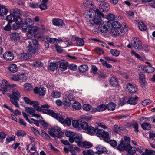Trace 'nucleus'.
I'll return each instance as SVG.
<instances>
[{"instance_id": "1", "label": "nucleus", "mask_w": 155, "mask_h": 155, "mask_svg": "<svg viewBox=\"0 0 155 155\" xmlns=\"http://www.w3.org/2000/svg\"><path fill=\"white\" fill-rule=\"evenodd\" d=\"M28 43L27 50L31 54H34L37 50L40 49V46L38 41L36 39H30L28 41Z\"/></svg>"}, {"instance_id": "2", "label": "nucleus", "mask_w": 155, "mask_h": 155, "mask_svg": "<svg viewBox=\"0 0 155 155\" xmlns=\"http://www.w3.org/2000/svg\"><path fill=\"white\" fill-rule=\"evenodd\" d=\"M28 74L26 73L21 72L18 73L17 74L13 75L12 79L14 81H18L20 80L22 81L25 82L28 79Z\"/></svg>"}, {"instance_id": "3", "label": "nucleus", "mask_w": 155, "mask_h": 155, "mask_svg": "<svg viewBox=\"0 0 155 155\" xmlns=\"http://www.w3.org/2000/svg\"><path fill=\"white\" fill-rule=\"evenodd\" d=\"M96 135L99 137H101L104 139L105 141L108 142L110 139V135L108 132L105 131L102 129H97L96 131Z\"/></svg>"}, {"instance_id": "4", "label": "nucleus", "mask_w": 155, "mask_h": 155, "mask_svg": "<svg viewBox=\"0 0 155 155\" xmlns=\"http://www.w3.org/2000/svg\"><path fill=\"white\" fill-rule=\"evenodd\" d=\"M127 90L128 93L131 94L135 93L137 91V86L133 83L127 84Z\"/></svg>"}, {"instance_id": "5", "label": "nucleus", "mask_w": 155, "mask_h": 155, "mask_svg": "<svg viewBox=\"0 0 155 155\" xmlns=\"http://www.w3.org/2000/svg\"><path fill=\"white\" fill-rule=\"evenodd\" d=\"M111 27V23L108 21H105L101 24L99 29L101 32L106 33Z\"/></svg>"}, {"instance_id": "6", "label": "nucleus", "mask_w": 155, "mask_h": 155, "mask_svg": "<svg viewBox=\"0 0 155 155\" xmlns=\"http://www.w3.org/2000/svg\"><path fill=\"white\" fill-rule=\"evenodd\" d=\"M73 139H70V142L71 143L74 142L77 143L78 146L81 147L82 136L80 134H78L74 135Z\"/></svg>"}, {"instance_id": "7", "label": "nucleus", "mask_w": 155, "mask_h": 155, "mask_svg": "<svg viewBox=\"0 0 155 155\" xmlns=\"http://www.w3.org/2000/svg\"><path fill=\"white\" fill-rule=\"evenodd\" d=\"M132 45L133 46L135 49L137 50H143L142 49V42L138 38L136 37L134 38Z\"/></svg>"}, {"instance_id": "8", "label": "nucleus", "mask_w": 155, "mask_h": 155, "mask_svg": "<svg viewBox=\"0 0 155 155\" xmlns=\"http://www.w3.org/2000/svg\"><path fill=\"white\" fill-rule=\"evenodd\" d=\"M43 112L44 114L50 115L57 119L58 117L60 116V114L55 113L51 110L43 109Z\"/></svg>"}, {"instance_id": "9", "label": "nucleus", "mask_w": 155, "mask_h": 155, "mask_svg": "<svg viewBox=\"0 0 155 155\" xmlns=\"http://www.w3.org/2000/svg\"><path fill=\"white\" fill-rule=\"evenodd\" d=\"M25 110L27 113L30 114L31 117H34L40 118V115L38 114H35V111L34 109L31 107H26Z\"/></svg>"}, {"instance_id": "10", "label": "nucleus", "mask_w": 155, "mask_h": 155, "mask_svg": "<svg viewBox=\"0 0 155 155\" xmlns=\"http://www.w3.org/2000/svg\"><path fill=\"white\" fill-rule=\"evenodd\" d=\"M3 56L5 60L8 61H12L14 57V54L11 51H7L5 52L3 55Z\"/></svg>"}, {"instance_id": "11", "label": "nucleus", "mask_w": 155, "mask_h": 155, "mask_svg": "<svg viewBox=\"0 0 155 155\" xmlns=\"http://www.w3.org/2000/svg\"><path fill=\"white\" fill-rule=\"evenodd\" d=\"M61 128L56 126H54L52 127L49 131V133L53 137L55 138V134L54 133L59 132L60 131Z\"/></svg>"}, {"instance_id": "12", "label": "nucleus", "mask_w": 155, "mask_h": 155, "mask_svg": "<svg viewBox=\"0 0 155 155\" xmlns=\"http://www.w3.org/2000/svg\"><path fill=\"white\" fill-rule=\"evenodd\" d=\"M12 95L10 94L9 93H7V95L10 97H12L13 98H15L16 100H19L20 97V94L19 91L15 89H12Z\"/></svg>"}, {"instance_id": "13", "label": "nucleus", "mask_w": 155, "mask_h": 155, "mask_svg": "<svg viewBox=\"0 0 155 155\" xmlns=\"http://www.w3.org/2000/svg\"><path fill=\"white\" fill-rule=\"evenodd\" d=\"M57 120L61 123L66 124L68 126H70L71 124V119L68 117H67L64 120L60 114V116L58 117Z\"/></svg>"}, {"instance_id": "14", "label": "nucleus", "mask_w": 155, "mask_h": 155, "mask_svg": "<svg viewBox=\"0 0 155 155\" xmlns=\"http://www.w3.org/2000/svg\"><path fill=\"white\" fill-rule=\"evenodd\" d=\"M99 9L101 11L106 12L110 9V7L108 3L104 2L100 4Z\"/></svg>"}, {"instance_id": "15", "label": "nucleus", "mask_w": 155, "mask_h": 155, "mask_svg": "<svg viewBox=\"0 0 155 155\" xmlns=\"http://www.w3.org/2000/svg\"><path fill=\"white\" fill-rule=\"evenodd\" d=\"M45 89L43 87H40L39 88L36 87L34 89L35 93L38 94L40 95L43 96L45 93Z\"/></svg>"}, {"instance_id": "16", "label": "nucleus", "mask_w": 155, "mask_h": 155, "mask_svg": "<svg viewBox=\"0 0 155 155\" xmlns=\"http://www.w3.org/2000/svg\"><path fill=\"white\" fill-rule=\"evenodd\" d=\"M52 21L53 25L55 26L63 27L65 25V23L61 19L54 18L53 20Z\"/></svg>"}, {"instance_id": "17", "label": "nucleus", "mask_w": 155, "mask_h": 155, "mask_svg": "<svg viewBox=\"0 0 155 155\" xmlns=\"http://www.w3.org/2000/svg\"><path fill=\"white\" fill-rule=\"evenodd\" d=\"M146 63L148 64L147 66H145L143 68V70L148 73H152L155 71V68L151 66L150 64L146 62Z\"/></svg>"}, {"instance_id": "18", "label": "nucleus", "mask_w": 155, "mask_h": 155, "mask_svg": "<svg viewBox=\"0 0 155 155\" xmlns=\"http://www.w3.org/2000/svg\"><path fill=\"white\" fill-rule=\"evenodd\" d=\"M134 147L128 143L127 145V155H133L135 153L136 151Z\"/></svg>"}, {"instance_id": "19", "label": "nucleus", "mask_w": 155, "mask_h": 155, "mask_svg": "<svg viewBox=\"0 0 155 155\" xmlns=\"http://www.w3.org/2000/svg\"><path fill=\"white\" fill-rule=\"evenodd\" d=\"M68 62L65 61L61 60L60 61L59 68L61 70L64 71L67 69Z\"/></svg>"}, {"instance_id": "20", "label": "nucleus", "mask_w": 155, "mask_h": 155, "mask_svg": "<svg viewBox=\"0 0 155 155\" xmlns=\"http://www.w3.org/2000/svg\"><path fill=\"white\" fill-rule=\"evenodd\" d=\"M97 150V151L95 152V154L97 155H100L106 152V149L105 147L98 145L96 147Z\"/></svg>"}, {"instance_id": "21", "label": "nucleus", "mask_w": 155, "mask_h": 155, "mask_svg": "<svg viewBox=\"0 0 155 155\" xmlns=\"http://www.w3.org/2000/svg\"><path fill=\"white\" fill-rule=\"evenodd\" d=\"M8 11L6 7L4 5L0 4V15L4 16L7 14Z\"/></svg>"}, {"instance_id": "22", "label": "nucleus", "mask_w": 155, "mask_h": 155, "mask_svg": "<svg viewBox=\"0 0 155 155\" xmlns=\"http://www.w3.org/2000/svg\"><path fill=\"white\" fill-rule=\"evenodd\" d=\"M10 38L12 41H17L20 39V36L18 33H11L10 35Z\"/></svg>"}, {"instance_id": "23", "label": "nucleus", "mask_w": 155, "mask_h": 155, "mask_svg": "<svg viewBox=\"0 0 155 155\" xmlns=\"http://www.w3.org/2000/svg\"><path fill=\"white\" fill-rule=\"evenodd\" d=\"M21 28L24 31H26L27 30L31 29L33 28L30 24L27 22H25L22 24Z\"/></svg>"}, {"instance_id": "24", "label": "nucleus", "mask_w": 155, "mask_h": 155, "mask_svg": "<svg viewBox=\"0 0 155 155\" xmlns=\"http://www.w3.org/2000/svg\"><path fill=\"white\" fill-rule=\"evenodd\" d=\"M117 149L120 151H123L126 148V145L123 140L120 141V143L117 147Z\"/></svg>"}, {"instance_id": "25", "label": "nucleus", "mask_w": 155, "mask_h": 155, "mask_svg": "<svg viewBox=\"0 0 155 155\" xmlns=\"http://www.w3.org/2000/svg\"><path fill=\"white\" fill-rule=\"evenodd\" d=\"M110 84L113 87H116L118 84V81L116 78L112 77L110 79Z\"/></svg>"}, {"instance_id": "26", "label": "nucleus", "mask_w": 155, "mask_h": 155, "mask_svg": "<svg viewBox=\"0 0 155 155\" xmlns=\"http://www.w3.org/2000/svg\"><path fill=\"white\" fill-rule=\"evenodd\" d=\"M139 29L141 31H145L147 28V27L145 24L142 22H139L138 24Z\"/></svg>"}, {"instance_id": "27", "label": "nucleus", "mask_w": 155, "mask_h": 155, "mask_svg": "<svg viewBox=\"0 0 155 155\" xmlns=\"http://www.w3.org/2000/svg\"><path fill=\"white\" fill-rule=\"evenodd\" d=\"M85 131L88 134H91L95 133L96 131V129L92 126H88Z\"/></svg>"}, {"instance_id": "28", "label": "nucleus", "mask_w": 155, "mask_h": 155, "mask_svg": "<svg viewBox=\"0 0 155 155\" xmlns=\"http://www.w3.org/2000/svg\"><path fill=\"white\" fill-rule=\"evenodd\" d=\"M74 40L77 41V45L78 46H82L84 44V41L82 39L75 37L74 38Z\"/></svg>"}, {"instance_id": "29", "label": "nucleus", "mask_w": 155, "mask_h": 155, "mask_svg": "<svg viewBox=\"0 0 155 155\" xmlns=\"http://www.w3.org/2000/svg\"><path fill=\"white\" fill-rule=\"evenodd\" d=\"M124 128L123 127L120 125H115L114 127L113 130L115 132L117 133L118 132H121L123 131Z\"/></svg>"}, {"instance_id": "30", "label": "nucleus", "mask_w": 155, "mask_h": 155, "mask_svg": "<svg viewBox=\"0 0 155 155\" xmlns=\"http://www.w3.org/2000/svg\"><path fill=\"white\" fill-rule=\"evenodd\" d=\"M31 56V54L29 53H24L21 54L20 56V58L21 60H26V59L30 58Z\"/></svg>"}, {"instance_id": "31", "label": "nucleus", "mask_w": 155, "mask_h": 155, "mask_svg": "<svg viewBox=\"0 0 155 155\" xmlns=\"http://www.w3.org/2000/svg\"><path fill=\"white\" fill-rule=\"evenodd\" d=\"M138 98L137 96L135 97L134 98H130L127 102V103L132 105H135L137 104L136 100H137Z\"/></svg>"}, {"instance_id": "32", "label": "nucleus", "mask_w": 155, "mask_h": 155, "mask_svg": "<svg viewBox=\"0 0 155 155\" xmlns=\"http://www.w3.org/2000/svg\"><path fill=\"white\" fill-rule=\"evenodd\" d=\"M15 17L13 14L11 13L9 15L7 16L6 17V20L9 23H11L14 22Z\"/></svg>"}, {"instance_id": "33", "label": "nucleus", "mask_w": 155, "mask_h": 155, "mask_svg": "<svg viewBox=\"0 0 155 155\" xmlns=\"http://www.w3.org/2000/svg\"><path fill=\"white\" fill-rule=\"evenodd\" d=\"M58 67V65L56 63H51L50 64V65H48V68L49 70L54 71L55 70L57 69Z\"/></svg>"}, {"instance_id": "34", "label": "nucleus", "mask_w": 155, "mask_h": 155, "mask_svg": "<svg viewBox=\"0 0 155 155\" xmlns=\"http://www.w3.org/2000/svg\"><path fill=\"white\" fill-rule=\"evenodd\" d=\"M9 70L12 73H15L18 71L17 65L15 64H10L9 67Z\"/></svg>"}, {"instance_id": "35", "label": "nucleus", "mask_w": 155, "mask_h": 155, "mask_svg": "<svg viewBox=\"0 0 155 155\" xmlns=\"http://www.w3.org/2000/svg\"><path fill=\"white\" fill-rule=\"evenodd\" d=\"M80 129H83L85 130L88 127L89 125L88 123L85 121H83L79 124Z\"/></svg>"}, {"instance_id": "36", "label": "nucleus", "mask_w": 155, "mask_h": 155, "mask_svg": "<svg viewBox=\"0 0 155 155\" xmlns=\"http://www.w3.org/2000/svg\"><path fill=\"white\" fill-rule=\"evenodd\" d=\"M110 34L113 36H117L119 35V32L117 28H112L111 29Z\"/></svg>"}, {"instance_id": "37", "label": "nucleus", "mask_w": 155, "mask_h": 155, "mask_svg": "<svg viewBox=\"0 0 155 155\" xmlns=\"http://www.w3.org/2000/svg\"><path fill=\"white\" fill-rule=\"evenodd\" d=\"M47 40L50 43H53L55 45H57V42H59V41L56 38H52L49 37L48 36L46 37Z\"/></svg>"}, {"instance_id": "38", "label": "nucleus", "mask_w": 155, "mask_h": 155, "mask_svg": "<svg viewBox=\"0 0 155 155\" xmlns=\"http://www.w3.org/2000/svg\"><path fill=\"white\" fill-rule=\"evenodd\" d=\"M141 127L145 130H149L151 128L150 124L147 123H144L141 124Z\"/></svg>"}, {"instance_id": "39", "label": "nucleus", "mask_w": 155, "mask_h": 155, "mask_svg": "<svg viewBox=\"0 0 155 155\" xmlns=\"http://www.w3.org/2000/svg\"><path fill=\"white\" fill-rule=\"evenodd\" d=\"M12 12L14 14L13 15L15 17L20 16L21 15V12L20 10L17 8L13 9Z\"/></svg>"}, {"instance_id": "40", "label": "nucleus", "mask_w": 155, "mask_h": 155, "mask_svg": "<svg viewBox=\"0 0 155 155\" xmlns=\"http://www.w3.org/2000/svg\"><path fill=\"white\" fill-rule=\"evenodd\" d=\"M88 67L87 65H82L79 67V70L80 72H84L88 71Z\"/></svg>"}, {"instance_id": "41", "label": "nucleus", "mask_w": 155, "mask_h": 155, "mask_svg": "<svg viewBox=\"0 0 155 155\" xmlns=\"http://www.w3.org/2000/svg\"><path fill=\"white\" fill-rule=\"evenodd\" d=\"M92 12L90 10H87L84 11V15L85 18L89 19L92 17Z\"/></svg>"}, {"instance_id": "42", "label": "nucleus", "mask_w": 155, "mask_h": 155, "mask_svg": "<svg viewBox=\"0 0 155 155\" xmlns=\"http://www.w3.org/2000/svg\"><path fill=\"white\" fill-rule=\"evenodd\" d=\"M116 104L115 103L111 102L110 103L107 105V108L109 110L113 111L114 110Z\"/></svg>"}, {"instance_id": "43", "label": "nucleus", "mask_w": 155, "mask_h": 155, "mask_svg": "<svg viewBox=\"0 0 155 155\" xmlns=\"http://www.w3.org/2000/svg\"><path fill=\"white\" fill-rule=\"evenodd\" d=\"M24 87L25 91H31L32 89L31 85L30 84L27 83H25L24 84Z\"/></svg>"}, {"instance_id": "44", "label": "nucleus", "mask_w": 155, "mask_h": 155, "mask_svg": "<svg viewBox=\"0 0 155 155\" xmlns=\"http://www.w3.org/2000/svg\"><path fill=\"white\" fill-rule=\"evenodd\" d=\"M2 83L3 84V85H4L7 87H9V88H11L15 86V85L12 84H9L8 83V81L5 79H3L2 80Z\"/></svg>"}, {"instance_id": "45", "label": "nucleus", "mask_w": 155, "mask_h": 155, "mask_svg": "<svg viewBox=\"0 0 155 155\" xmlns=\"http://www.w3.org/2000/svg\"><path fill=\"white\" fill-rule=\"evenodd\" d=\"M93 20L94 21V24L97 25L101 23V18L99 16H97L96 15L94 17Z\"/></svg>"}, {"instance_id": "46", "label": "nucleus", "mask_w": 155, "mask_h": 155, "mask_svg": "<svg viewBox=\"0 0 155 155\" xmlns=\"http://www.w3.org/2000/svg\"><path fill=\"white\" fill-rule=\"evenodd\" d=\"M14 22H15L17 25H20L22 24V20L20 16H15Z\"/></svg>"}, {"instance_id": "47", "label": "nucleus", "mask_w": 155, "mask_h": 155, "mask_svg": "<svg viewBox=\"0 0 155 155\" xmlns=\"http://www.w3.org/2000/svg\"><path fill=\"white\" fill-rule=\"evenodd\" d=\"M106 19L109 21H113L115 18V16L113 14L110 13L105 16Z\"/></svg>"}, {"instance_id": "48", "label": "nucleus", "mask_w": 155, "mask_h": 155, "mask_svg": "<svg viewBox=\"0 0 155 155\" xmlns=\"http://www.w3.org/2000/svg\"><path fill=\"white\" fill-rule=\"evenodd\" d=\"M65 135L66 137H69V140L70 141V139H73L75 135L74 132L71 131H67L65 133Z\"/></svg>"}, {"instance_id": "49", "label": "nucleus", "mask_w": 155, "mask_h": 155, "mask_svg": "<svg viewBox=\"0 0 155 155\" xmlns=\"http://www.w3.org/2000/svg\"><path fill=\"white\" fill-rule=\"evenodd\" d=\"M10 101L13 104H14L16 107H19V106L18 104V101L19 100H16L15 98H13L12 97H10Z\"/></svg>"}, {"instance_id": "50", "label": "nucleus", "mask_w": 155, "mask_h": 155, "mask_svg": "<svg viewBox=\"0 0 155 155\" xmlns=\"http://www.w3.org/2000/svg\"><path fill=\"white\" fill-rule=\"evenodd\" d=\"M82 146L85 148H88L91 147L92 146V145L89 142L85 141L82 142L81 146Z\"/></svg>"}, {"instance_id": "51", "label": "nucleus", "mask_w": 155, "mask_h": 155, "mask_svg": "<svg viewBox=\"0 0 155 155\" xmlns=\"http://www.w3.org/2000/svg\"><path fill=\"white\" fill-rule=\"evenodd\" d=\"M73 108L76 110H79L81 108V106L78 102H74L72 105Z\"/></svg>"}, {"instance_id": "52", "label": "nucleus", "mask_w": 155, "mask_h": 155, "mask_svg": "<svg viewBox=\"0 0 155 155\" xmlns=\"http://www.w3.org/2000/svg\"><path fill=\"white\" fill-rule=\"evenodd\" d=\"M42 137L45 139L48 140L50 139V137L49 135L44 130H41V133Z\"/></svg>"}, {"instance_id": "53", "label": "nucleus", "mask_w": 155, "mask_h": 155, "mask_svg": "<svg viewBox=\"0 0 155 155\" xmlns=\"http://www.w3.org/2000/svg\"><path fill=\"white\" fill-rule=\"evenodd\" d=\"M72 124L74 127L75 128L78 129H80V127L79 126V124L77 120H73L72 121Z\"/></svg>"}, {"instance_id": "54", "label": "nucleus", "mask_w": 155, "mask_h": 155, "mask_svg": "<svg viewBox=\"0 0 155 155\" xmlns=\"http://www.w3.org/2000/svg\"><path fill=\"white\" fill-rule=\"evenodd\" d=\"M132 55H134L135 57L141 61H143V58L139 54L136 53L134 50H132L131 52Z\"/></svg>"}, {"instance_id": "55", "label": "nucleus", "mask_w": 155, "mask_h": 155, "mask_svg": "<svg viewBox=\"0 0 155 155\" xmlns=\"http://www.w3.org/2000/svg\"><path fill=\"white\" fill-rule=\"evenodd\" d=\"M132 55H134L135 57L141 61H143V58L139 54L136 53L134 50H132L131 52Z\"/></svg>"}, {"instance_id": "56", "label": "nucleus", "mask_w": 155, "mask_h": 155, "mask_svg": "<svg viewBox=\"0 0 155 155\" xmlns=\"http://www.w3.org/2000/svg\"><path fill=\"white\" fill-rule=\"evenodd\" d=\"M86 24L87 26L89 27H92L94 25V21L89 18L87 19L86 21Z\"/></svg>"}, {"instance_id": "57", "label": "nucleus", "mask_w": 155, "mask_h": 155, "mask_svg": "<svg viewBox=\"0 0 155 155\" xmlns=\"http://www.w3.org/2000/svg\"><path fill=\"white\" fill-rule=\"evenodd\" d=\"M107 108L106 106L104 104L100 105L97 106V110L98 111L104 110Z\"/></svg>"}, {"instance_id": "58", "label": "nucleus", "mask_w": 155, "mask_h": 155, "mask_svg": "<svg viewBox=\"0 0 155 155\" xmlns=\"http://www.w3.org/2000/svg\"><path fill=\"white\" fill-rule=\"evenodd\" d=\"M27 36L29 38L34 37V35L33 29L29 30L27 31Z\"/></svg>"}, {"instance_id": "59", "label": "nucleus", "mask_w": 155, "mask_h": 155, "mask_svg": "<svg viewBox=\"0 0 155 155\" xmlns=\"http://www.w3.org/2000/svg\"><path fill=\"white\" fill-rule=\"evenodd\" d=\"M16 134L18 137H22L26 135V133L23 130H19L17 132Z\"/></svg>"}, {"instance_id": "60", "label": "nucleus", "mask_w": 155, "mask_h": 155, "mask_svg": "<svg viewBox=\"0 0 155 155\" xmlns=\"http://www.w3.org/2000/svg\"><path fill=\"white\" fill-rule=\"evenodd\" d=\"M52 96L54 98L59 97L61 95V93L57 91H54L52 93Z\"/></svg>"}, {"instance_id": "61", "label": "nucleus", "mask_w": 155, "mask_h": 155, "mask_svg": "<svg viewBox=\"0 0 155 155\" xmlns=\"http://www.w3.org/2000/svg\"><path fill=\"white\" fill-rule=\"evenodd\" d=\"M23 115L25 118V119L30 124H32L33 123L32 121H31L28 118V116H29L28 114L24 112H22Z\"/></svg>"}, {"instance_id": "62", "label": "nucleus", "mask_w": 155, "mask_h": 155, "mask_svg": "<svg viewBox=\"0 0 155 155\" xmlns=\"http://www.w3.org/2000/svg\"><path fill=\"white\" fill-rule=\"evenodd\" d=\"M7 90L6 87L0 84V90L2 91V93L4 94H5V92L7 91Z\"/></svg>"}, {"instance_id": "63", "label": "nucleus", "mask_w": 155, "mask_h": 155, "mask_svg": "<svg viewBox=\"0 0 155 155\" xmlns=\"http://www.w3.org/2000/svg\"><path fill=\"white\" fill-rule=\"evenodd\" d=\"M94 51L99 55H101L104 53V51L103 50L98 47L95 48Z\"/></svg>"}, {"instance_id": "64", "label": "nucleus", "mask_w": 155, "mask_h": 155, "mask_svg": "<svg viewBox=\"0 0 155 155\" xmlns=\"http://www.w3.org/2000/svg\"><path fill=\"white\" fill-rule=\"evenodd\" d=\"M111 27H112L113 28H115L116 27L117 28L119 29V27L120 26V24L117 21H113L112 23H111Z\"/></svg>"}]
</instances>
